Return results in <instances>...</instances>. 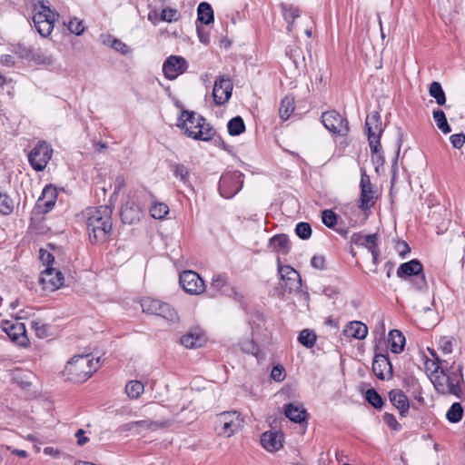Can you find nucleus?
<instances>
[{"label": "nucleus", "instance_id": "nucleus-15", "mask_svg": "<svg viewBox=\"0 0 465 465\" xmlns=\"http://www.w3.org/2000/svg\"><path fill=\"white\" fill-rule=\"evenodd\" d=\"M279 273L282 280V288L289 292H296L301 288L302 281L300 274L289 265H280Z\"/></svg>", "mask_w": 465, "mask_h": 465}, {"label": "nucleus", "instance_id": "nucleus-13", "mask_svg": "<svg viewBox=\"0 0 465 465\" xmlns=\"http://www.w3.org/2000/svg\"><path fill=\"white\" fill-rule=\"evenodd\" d=\"M180 284L190 294L198 295L204 292L205 285L200 275L193 271H184L180 274Z\"/></svg>", "mask_w": 465, "mask_h": 465}, {"label": "nucleus", "instance_id": "nucleus-5", "mask_svg": "<svg viewBox=\"0 0 465 465\" xmlns=\"http://www.w3.org/2000/svg\"><path fill=\"white\" fill-rule=\"evenodd\" d=\"M244 420L236 411H223L217 415L215 430L219 435L231 437L243 427Z\"/></svg>", "mask_w": 465, "mask_h": 465}, {"label": "nucleus", "instance_id": "nucleus-24", "mask_svg": "<svg viewBox=\"0 0 465 465\" xmlns=\"http://www.w3.org/2000/svg\"><path fill=\"white\" fill-rule=\"evenodd\" d=\"M343 333L347 337L363 340L368 334V327L361 322L353 321L345 326Z\"/></svg>", "mask_w": 465, "mask_h": 465}, {"label": "nucleus", "instance_id": "nucleus-60", "mask_svg": "<svg viewBox=\"0 0 465 465\" xmlns=\"http://www.w3.org/2000/svg\"><path fill=\"white\" fill-rule=\"evenodd\" d=\"M325 260L323 256L315 255L311 260V264L313 268L317 270H322L324 268Z\"/></svg>", "mask_w": 465, "mask_h": 465}, {"label": "nucleus", "instance_id": "nucleus-20", "mask_svg": "<svg viewBox=\"0 0 465 465\" xmlns=\"http://www.w3.org/2000/svg\"><path fill=\"white\" fill-rule=\"evenodd\" d=\"M389 399L393 406L399 411L401 417H406L409 409L410 401L408 397L399 389L391 390L389 393Z\"/></svg>", "mask_w": 465, "mask_h": 465}, {"label": "nucleus", "instance_id": "nucleus-46", "mask_svg": "<svg viewBox=\"0 0 465 465\" xmlns=\"http://www.w3.org/2000/svg\"><path fill=\"white\" fill-rule=\"evenodd\" d=\"M171 170L173 175L178 178L180 181L186 183L189 176L188 168L180 163H174L171 166Z\"/></svg>", "mask_w": 465, "mask_h": 465}, {"label": "nucleus", "instance_id": "nucleus-30", "mask_svg": "<svg viewBox=\"0 0 465 465\" xmlns=\"http://www.w3.org/2000/svg\"><path fill=\"white\" fill-rule=\"evenodd\" d=\"M429 351H430V355L434 358V360L427 359L425 361L424 367H425V371H426L427 374L429 375L430 381H432V378L434 377V375L440 374V371L442 369L440 367V361L437 357L436 352L433 350H430V349H429Z\"/></svg>", "mask_w": 465, "mask_h": 465}, {"label": "nucleus", "instance_id": "nucleus-38", "mask_svg": "<svg viewBox=\"0 0 465 465\" xmlns=\"http://www.w3.org/2000/svg\"><path fill=\"white\" fill-rule=\"evenodd\" d=\"M463 416V408L459 402H454L446 413L447 420L451 423L459 422Z\"/></svg>", "mask_w": 465, "mask_h": 465}, {"label": "nucleus", "instance_id": "nucleus-4", "mask_svg": "<svg viewBox=\"0 0 465 465\" xmlns=\"http://www.w3.org/2000/svg\"><path fill=\"white\" fill-rule=\"evenodd\" d=\"M177 125L186 135L196 140L207 141L213 135L206 120L194 112L183 111Z\"/></svg>", "mask_w": 465, "mask_h": 465}, {"label": "nucleus", "instance_id": "nucleus-54", "mask_svg": "<svg viewBox=\"0 0 465 465\" xmlns=\"http://www.w3.org/2000/svg\"><path fill=\"white\" fill-rule=\"evenodd\" d=\"M227 283L226 278L223 275H214L212 279L211 288L221 291Z\"/></svg>", "mask_w": 465, "mask_h": 465}, {"label": "nucleus", "instance_id": "nucleus-47", "mask_svg": "<svg viewBox=\"0 0 465 465\" xmlns=\"http://www.w3.org/2000/svg\"><path fill=\"white\" fill-rule=\"evenodd\" d=\"M365 398L368 401V402L371 404L374 408L380 409L382 407L383 401L374 389L367 390L365 393Z\"/></svg>", "mask_w": 465, "mask_h": 465}, {"label": "nucleus", "instance_id": "nucleus-56", "mask_svg": "<svg viewBox=\"0 0 465 465\" xmlns=\"http://www.w3.org/2000/svg\"><path fill=\"white\" fill-rule=\"evenodd\" d=\"M450 140L454 148L460 149L464 145L465 135L463 134H455L450 137Z\"/></svg>", "mask_w": 465, "mask_h": 465}, {"label": "nucleus", "instance_id": "nucleus-29", "mask_svg": "<svg viewBox=\"0 0 465 465\" xmlns=\"http://www.w3.org/2000/svg\"><path fill=\"white\" fill-rule=\"evenodd\" d=\"M389 344L391 351L394 353H400L404 347L405 338L398 330H392L389 333Z\"/></svg>", "mask_w": 465, "mask_h": 465}, {"label": "nucleus", "instance_id": "nucleus-35", "mask_svg": "<svg viewBox=\"0 0 465 465\" xmlns=\"http://www.w3.org/2000/svg\"><path fill=\"white\" fill-rule=\"evenodd\" d=\"M430 95L435 98L439 105H444L446 103L445 93L439 82H432L429 88Z\"/></svg>", "mask_w": 465, "mask_h": 465}, {"label": "nucleus", "instance_id": "nucleus-9", "mask_svg": "<svg viewBox=\"0 0 465 465\" xmlns=\"http://www.w3.org/2000/svg\"><path fill=\"white\" fill-rule=\"evenodd\" d=\"M422 265L418 260H411L408 262L401 264L397 270V275L400 278L405 279L413 276L416 281V288L422 289L426 285L425 277L422 273Z\"/></svg>", "mask_w": 465, "mask_h": 465}, {"label": "nucleus", "instance_id": "nucleus-27", "mask_svg": "<svg viewBox=\"0 0 465 465\" xmlns=\"http://www.w3.org/2000/svg\"><path fill=\"white\" fill-rule=\"evenodd\" d=\"M284 413L288 419L296 423H301L306 419L305 409L296 403L288 404Z\"/></svg>", "mask_w": 465, "mask_h": 465}, {"label": "nucleus", "instance_id": "nucleus-39", "mask_svg": "<svg viewBox=\"0 0 465 465\" xmlns=\"http://www.w3.org/2000/svg\"><path fill=\"white\" fill-rule=\"evenodd\" d=\"M283 16L285 21L288 23V31H292L293 24L297 18L300 17V12L296 7L283 6L282 7Z\"/></svg>", "mask_w": 465, "mask_h": 465}, {"label": "nucleus", "instance_id": "nucleus-6", "mask_svg": "<svg viewBox=\"0 0 465 465\" xmlns=\"http://www.w3.org/2000/svg\"><path fill=\"white\" fill-rule=\"evenodd\" d=\"M365 126L371 150L373 153H377L381 149L380 137L383 132L380 114L377 112L369 114L366 117Z\"/></svg>", "mask_w": 465, "mask_h": 465}, {"label": "nucleus", "instance_id": "nucleus-33", "mask_svg": "<svg viewBox=\"0 0 465 465\" xmlns=\"http://www.w3.org/2000/svg\"><path fill=\"white\" fill-rule=\"evenodd\" d=\"M104 44L109 45L116 52L122 54H127L130 52L129 46L121 41L120 39L114 38L111 35H106L104 38Z\"/></svg>", "mask_w": 465, "mask_h": 465}, {"label": "nucleus", "instance_id": "nucleus-26", "mask_svg": "<svg viewBox=\"0 0 465 465\" xmlns=\"http://www.w3.org/2000/svg\"><path fill=\"white\" fill-rule=\"evenodd\" d=\"M53 17H56V14L45 4L44 0H38L34 4V23L39 22L41 20L45 21Z\"/></svg>", "mask_w": 465, "mask_h": 465}, {"label": "nucleus", "instance_id": "nucleus-41", "mask_svg": "<svg viewBox=\"0 0 465 465\" xmlns=\"http://www.w3.org/2000/svg\"><path fill=\"white\" fill-rule=\"evenodd\" d=\"M433 119L438 126V128L443 133V134H449L450 133V127L448 124L447 118L445 116V114L441 110H435L433 111Z\"/></svg>", "mask_w": 465, "mask_h": 465}, {"label": "nucleus", "instance_id": "nucleus-34", "mask_svg": "<svg viewBox=\"0 0 465 465\" xmlns=\"http://www.w3.org/2000/svg\"><path fill=\"white\" fill-rule=\"evenodd\" d=\"M294 111V99L292 96H285L281 103L279 114L282 120H287Z\"/></svg>", "mask_w": 465, "mask_h": 465}, {"label": "nucleus", "instance_id": "nucleus-36", "mask_svg": "<svg viewBox=\"0 0 465 465\" xmlns=\"http://www.w3.org/2000/svg\"><path fill=\"white\" fill-rule=\"evenodd\" d=\"M144 386L139 381H131L125 386V392L131 399H137L143 392Z\"/></svg>", "mask_w": 465, "mask_h": 465}, {"label": "nucleus", "instance_id": "nucleus-22", "mask_svg": "<svg viewBox=\"0 0 465 465\" xmlns=\"http://www.w3.org/2000/svg\"><path fill=\"white\" fill-rule=\"evenodd\" d=\"M240 173H227L221 177L220 191L223 197L230 198L241 189V185H234L232 188H230L231 182L240 180Z\"/></svg>", "mask_w": 465, "mask_h": 465}, {"label": "nucleus", "instance_id": "nucleus-62", "mask_svg": "<svg viewBox=\"0 0 465 465\" xmlns=\"http://www.w3.org/2000/svg\"><path fill=\"white\" fill-rule=\"evenodd\" d=\"M33 328L35 329L36 335L39 337H44L46 334V326L39 322H34Z\"/></svg>", "mask_w": 465, "mask_h": 465}, {"label": "nucleus", "instance_id": "nucleus-25", "mask_svg": "<svg viewBox=\"0 0 465 465\" xmlns=\"http://www.w3.org/2000/svg\"><path fill=\"white\" fill-rule=\"evenodd\" d=\"M140 214V207L132 202H126L121 210V218L124 223L131 224L139 221Z\"/></svg>", "mask_w": 465, "mask_h": 465}, {"label": "nucleus", "instance_id": "nucleus-14", "mask_svg": "<svg viewBox=\"0 0 465 465\" xmlns=\"http://www.w3.org/2000/svg\"><path fill=\"white\" fill-rule=\"evenodd\" d=\"M188 68V62L179 55H171L163 64L164 76L169 80H173L183 74Z\"/></svg>", "mask_w": 465, "mask_h": 465}, {"label": "nucleus", "instance_id": "nucleus-64", "mask_svg": "<svg viewBox=\"0 0 465 465\" xmlns=\"http://www.w3.org/2000/svg\"><path fill=\"white\" fill-rule=\"evenodd\" d=\"M397 250H398L400 255L402 257H404L407 253H409L411 252L409 245L404 242H399L397 244Z\"/></svg>", "mask_w": 465, "mask_h": 465}, {"label": "nucleus", "instance_id": "nucleus-17", "mask_svg": "<svg viewBox=\"0 0 465 465\" xmlns=\"http://www.w3.org/2000/svg\"><path fill=\"white\" fill-rule=\"evenodd\" d=\"M282 434L278 431H265L262 434L261 437V443L262 447L270 452L277 451L282 448Z\"/></svg>", "mask_w": 465, "mask_h": 465}, {"label": "nucleus", "instance_id": "nucleus-44", "mask_svg": "<svg viewBox=\"0 0 465 465\" xmlns=\"http://www.w3.org/2000/svg\"><path fill=\"white\" fill-rule=\"evenodd\" d=\"M316 334L308 329L302 330L298 337L299 342L306 348L313 347L316 342Z\"/></svg>", "mask_w": 465, "mask_h": 465}, {"label": "nucleus", "instance_id": "nucleus-58", "mask_svg": "<svg viewBox=\"0 0 465 465\" xmlns=\"http://www.w3.org/2000/svg\"><path fill=\"white\" fill-rule=\"evenodd\" d=\"M241 349L246 352L254 354L257 351L255 343L251 340H245L241 343Z\"/></svg>", "mask_w": 465, "mask_h": 465}, {"label": "nucleus", "instance_id": "nucleus-49", "mask_svg": "<svg viewBox=\"0 0 465 465\" xmlns=\"http://www.w3.org/2000/svg\"><path fill=\"white\" fill-rule=\"evenodd\" d=\"M322 221L324 225L332 228L337 223V216L331 210H324L322 213Z\"/></svg>", "mask_w": 465, "mask_h": 465}, {"label": "nucleus", "instance_id": "nucleus-59", "mask_svg": "<svg viewBox=\"0 0 465 465\" xmlns=\"http://www.w3.org/2000/svg\"><path fill=\"white\" fill-rule=\"evenodd\" d=\"M126 185V181L124 175L119 174L114 181V192L118 193Z\"/></svg>", "mask_w": 465, "mask_h": 465}, {"label": "nucleus", "instance_id": "nucleus-2", "mask_svg": "<svg viewBox=\"0 0 465 465\" xmlns=\"http://www.w3.org/2000/svg\"><path fill=\"white\" fill-rule=\"evenodd\" d=\"M100 367V359L91 354L74 356L64 366L63 375L74 382L87 381Z\"/></svg>", "mask_w": 465, "mask_h": 465}, {"label": "nucleus", "instance_id": "nucleus-51", "mask_svg": "<svg viewBox=\"0 0 465 465\" xmlns=\"http://www.w3.org/2000/svg\"><path fill=\"white\" fill-rule=\"evenodd\" d=\"M68 29L71 33L80 35L84 31L83 21L78 18H74L68 23Z\"/></svg>", "mask_w": 465, "mask_h": 465}, {"label": "nucleus", "instance_id": "nucleus-43", "mask_svg": "<svg viewBox=\"0 0 465 465\" xmlns=\"http://www.w3.org/2000/svg\"><path fill=\"white\" fill-rule=\"evenodd\" d=\"M55 20H56V17H53V18L47 19L45 21L41 20V21L34 23V24H35V26L37 32L42 36H47L52 33Z\"/></svg>", "mask_w": 465, "mask_h": 465}, {"label": "nucleus", "instance_id": "nucleus-19", "mask_svg": "<svg viewBox=\"0 0 465 465\" xmlns=\"http://www.w3.org/2000/svg\"><path fill=\"white\" fill-rule=\"evenodd\" d=\"M372 371L377 378L385 380L392 375V368L389 359L382 354L376 355L372 363Z\"/></svg>", "mask_w": 465, "mask_h": 465}, {"label": "nucleus", "instance_id": "nucleus-8", "mask_svg": "<svg viewBox=\"0 0 465 465\" xmlns=\"http://www.w3.org/2000/svg\"><path fill=\"white\" fill-rule=\"evenodd\" d=\"M63 273L54 267L45 268L39 276L38 282L45 292H53L64 284Z\"/></svg>", "mask_w": 465, "mask_h": 465}, {"label": "nucleus", "instance_id": "nucleus-57", "mask_svg": "<svg viewBox=\"0 0 465 465\" xmlns=\"http://www.w3.org/2000/svg\"><path fill=\"white\" fill-rule=\"evenodd\" d=\"M271 377L276 381H282L285 378V371L282 366H275L271 371Z\"/></svg>", "mask_w": 465, "mask_h": 465}, {"label": "nucleus", "instance_id": "nucleus-45", "mask_svg": "<svg viewBox=\"0 0 465 465\" xmlns=\"http://www.w3.org/2000/svg\"><path fill=\"white\" fill-rule=\"evenodd\" d=\"M15 207L13 200L5 193H0V213L9 214Z\"/></svg>", "mask_w": 465, "mask_h": 465}, {"label": "nucleus", "instance_id": "nucleus-1", "mask_svg": "<svg viewBox=\"0 0 465 465\" xmlns=\"http://www.w3.org/2000/svg\"><path fill=\"white\" fill-rule=\"evenodd\" d=\"M113 210L106 206L87 208L84 213L89 239L93 243H100L107 239L112 230Z\"/></svg>", "mask_w": 465, "mask_h": 465}, {"label": "nucleus", "instance_id": "nucleus-3", "mask_svg": "<svg viewBox=\"0 0 465 465\" xmlns=\"http://www.w3.org/2000/svg\"><path fill=\"white\" fill-rule=\"evenodd\" d=\"M462 367L460 365L455 366L454 362L450 368L440 370V374L434 375L432 378V383L439 393L443 395L450 394L457 398H461L462 396Z\"/></svg>", "mask_w": 465, "mask_h": 465}, {"label": "nucleus", "instance_id": "nucleus-28", "mask_svg": "<svg viewBox=\"0 0 465 465\" xmlns=\"http://www.w3.org/2000/svg\"><path fill=\"white\" fill-rule=\"evenodd\" d=\"M271 248L282 254H286L291 249L289 238L285 234L275 235L270 240Z\"/></svg>", "mask_w": 465, "mask_h": 465}, {"label": "nucleus", "instance_id": "nucleus-32", "mask_svg": "<svg viewBox=\"0 0 465 465\" xmlns=\"http://www.w3.org/2000/svg\"><path fill=\"white\" fill-rule=\"evenodd\" d=\"M198 20L205 25H209L213 21V11L212 6L205 2L201 3L197 8Z\"/></svg>", "mask_w": 465, "mask_h": 465}, {"label": "nucleus", "instance_id": "nucleus-23", "mask_svg": "<svg viewBox=\"0 0 465 465\" xmlns=\"http://www.w3.org/2000/svg\"><path fill=\"white\" fill-rule=\"evenodd\" d=\"M351 242L366 248L370 252L378 247V236L377 234L364 235L360 232L353 233L351 236Z\"/></svg>", "mask_w": 465, "mask_h": 465}, {"label": "nucleus", "instance_id": "nucleus-42", "mask_svg": "<svg viewBox=\"0 0 465 465\" xmlns=\"http://www.w3.org/2000/svg\"><path fill=\"white\" fill-rule=\"evenodd\" d=\"M245 130V124L242 117L235 116L228 123V132L231 135H239Z\"/></svg>", "mask_w": 465, "mask_h": 465}, {"label": "nucleus", "instance_id": "nucleus-10", "mask_svg": "<svg viewBox=\"0 0 465 465\" xmlns=\"http://www.w3.org/2000/svg\"><path fill=\"white\" fill-rule=\"evenodd\" d=\"M322 123L330 132L346 135L349 132L348 122L336 111H327L322 114Z\"/></svg>", "mask_w": 465, "mask_h": 465}, {"label": "nucleus", "instance_id": "nucleus-7", "mask_svg": "<svg viewBox=\"0 0 465 465\" xmlns=\"http://www.w3.org/2000/svg\"><path fill=\"white\" fill-rule=\"evenodd\" d=\"M53 153V149L45 142H39L28 153V162L32 168L36 172L43 171Z\"/></svg>", "mask_w": 465, "mask_h": 465}, {"label": "nucleus", "instance_id": "nucleus-63", "mask_svg": "<svg viewBox=\"0 0 465 465\" xmlns=\"http://www.w3.org/2000/svg\"><path fill=\"white\" fill-rule=\"evenodd\" d=\"M84 430L80 429L75 432V437L77 439V443L80 446L84 445L89 440L84 436Z\"/></svg>", "mask_w": 465, "mask_h": 465}, {"label": "nucleus", "instance_id": "nucleus-18", "mask_svg": "<svg viewBox=\"0 0 465 465\" xmlns=\"http://www.w3.org/2000/svg\"><path fill=\"white\" fill-rule=\"evenodd\" d=\"M57 193L52 184L46 185L37 201V207L43 212H49L55 204Z\"/></svg>", "mask_w": 465, "mask_h": 465}, {"label": "nucleus", "instance_id": "nucleus-48", "mask_svg": "<svg viewBox=\"0 0 465 465\" xmlns=\"http://www.w3.org/2000/svg\"><path fill=\"white\" fill-rule=\"evenodd\" d=\"M295 232L301 239L307 240L312 235V228L309 223L302 222L296 225Z\"/></svg>", "mask_w": 465, "mask_h": 465}, {"label": "nucleus", "instance_id": "nucleus-11", "mask_svg": "<svg viewBox=\"0 0 465 465\" xmlns=\"http://www.w3.org/2000/svg\"><path fill=\"white\" fill-rule=\"evenodd\" d=\"M233 84L230 78L219 76L213 84V99L216 105H223L232 96Z\"/></svg>", "mask_w": 465, "mask_h": 465}, {"label": "nucleus", "instance_id": "nucleus-21", "mask_svg": "<svg viewBox=\"0 0 465 465\" xmlns=\"http://www.w3.org/2000/svg\"><path fill=\"white\" fill-rule=\"evenodd\" d=\"M206 341L204 333L199 329L189 331L181 338V343L187 349L203 346Z\"/></svg>", "mask_w": 465, "mask_h": 465}, {"label": "nucleus", "instance_id": "nucleus-61", "mask_svg": "<svg viewBox=\"0 0 465 465\" xmlns=\"http://www.w3.org/2000/svg\"><path fill=\"white\" fill-rule=\"evenodd\" d=\"M37 61L45 65H53L55 63V58L51 54H39Z\"/></svg>", "mask_w": 465, "mask_h": 465}, {"label": "nucleus", "instance_id": "nucleus-52", "mask_svg": "<svg viewBox=\"0 0 465 465\" xmlns=\"http://www.w3.org/2000/svg\"><path fill=\"white\" fill-rule=\"evenodd\" d=\"M178 18V13L177 10L173 8H164L161 12L160 20L165 21V22H173L176 21Z\"/></svg>", "mask_w": 465, "mask_h": 465}, {"label": "nucleus", "instance_id": "nucleus-16", "mask_svg": "<svg viewBox=\"0 0 465 465\" xmlns=\"http://www.w3.org/2000/svg\"><path fill=\"white\" fill-rule=\"evenodd\" d=\"M3 331L8 337L20 346H25L28 343L25 326L23 322L5 321L2 323Z\"/></svg>", "mask_w": 465, "mask_h": 465}, {"label": "nucleus", "instance_id": "nucleus-53", "mask_svg": "<svg viewBox=\"0 0 465 465\" xmlns=\"http://www.w3.org/2000/svg\"><path fill=\"white\" fill-rule=\"evenodd\" d=\"M440 348L443 354H450L453 350V341L448 337H442L440 340Z\"/></svg>", "mask_w": 465, "mask_h": 465}, {"label": "nucleus", "instance_id": "nucleus-31", "mask_svg": "<svg viewBox=\"0 0 465 465\" xmlns=\"http://www.w3.org/2000/svg\"><path fill=\"white\" fill-rule=\"evenodd\" d=\"M156 315L161 316L172 322H177L179 321V315L176 310L169 303L164 302H162Z\"/></svg>", "mask_w": 465, "mask_h": 465}, {"label": "nucleus", "instance_id": "nucleus-40", "mask_svg": "<svg viewBox=\"0 0 465 465\" xmlns=\"http://www.w3.org/2000/svg\"><path fill=\"white\" fill-rule=\"evenodd\" d=\"M169 213V207L164 203L153 202L150 207V213L154 219H163Z\"/></svg>", "mask_w": 465, "mask_h": 465}, {"label": "nucleus", "instance_id": "nucleus-55", "mask_svg": "<svg viewBox=\"0 0 465 465\" xmlns=\"http://www.w3.org/2000/svg\"><path fill=\"white\" fill-rule=\"evenodd\" d=\"M383 420L393 430L398 431L401 429V424L397 421V420L392 414L384 413Z\"/></svg>", "mask_w": 465, "mask_h": 465}, {"label": "nucleus", "instance_id": "nucleus-50", "mask_svg": "<svg viewBox=\"0 0 465 465\" xmlns=\"http://www.w3.org/2000/svg\"><path fill=\"white\" fill-rule=\"evenodd\" d=\"M39 259L45 268L53 267L54 256L51 252L41 249L39 253Z\"/></svg>", "mask_w": 465, "mask_h": 465}, {"label": "nucleus", "instance_id": "nucleus-12", "mask_svg": "<svg viewBox=\"0 0 465 465\" xmlns=\"http://www.w3.org/2000/svg\"><path fill=\"white\" fill-rule=\"evenodd\" d=\"M360 187L361 195L359 208L365 211L372 207L377 199V194L373 190L370 176L365 172L361 173Z\"/></svg>", "mask_w": 465, "mask_h": 465}, {"label": "nucleus", "instance_id": "nucleus-37", "mask_svg": "<svg viewBox=\"0 0 465 465\" xmlns=\"http://www.w3.org/2000/svg\"><path fill=\"white\" fill-rule=\"evenodd\" d=\"M161 303L162 301L146 297L141 301V307L143 312L156 315Z\"/></svg>", "mask_w": 465, "mask_h": 465}]
</instances>
